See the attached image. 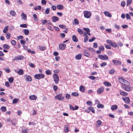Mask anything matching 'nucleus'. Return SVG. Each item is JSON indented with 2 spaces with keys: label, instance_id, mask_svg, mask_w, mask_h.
I'll use <instances>...</instances> for the list:
<instances>
[{
  "label": "nucleus",
  "instance_id": "f257e3e1",
  "mask_svg": "<svg viewBox=\"0 0 133 133\" xmlns=\"http://www.w3.org/2000/svg\"><path fill=\"white\" fill-rule=\"evenodd\" d=\"M121 86L123 89L127 91H130L132 90V88L130 87V85L128 86L127 84L125 83H121Z\"/></svg>",
  "mask_w": 133,
  "mask_h": 133
},
{
  "label": "nucleus",
  "instance_id": "f03ea898",
  "mask_svg": "<svg viewBox=\"0 0 133 133\" xmlns=\"http://www.w3.org/2000/svg\"><path fill=\"white\" fill-rule=\"evenodd\" d=\"M106 42L111 46L114 48H116L117 46V45L115 43L112 42L111 40L107 39L106 40Z\"/></svg>",
  "mask_w": 133,
  "mask_h": 133
},
{
  "label": "nucleus",
  "instance_id": "7ed1b4c3",
  "mask_svg": "<svg viewBox=\"0 0 133 133\" xmlns=\"http://www.w3.org/2000/svg\"><path fill=\"white\" fill-rule=\"evenodd\" d=\"M118 80L119 81L121 84L123 82L127 84L128 86H129V85H130V84L129 82L124 79L122 77H119L118 79Z\"/></svg>",
  "mask_w": 133,
  "mask_h": 133
},
{
  "label": "nucleus",
  "instance_id": "20e7f679",
  "mask_svg": "<svg viewBox=\"0 0 133 133\" xmlns=\"http://www.w3.org/2000/svg\"><path fill=\"white\" fill-rule=\"evenodd\" d=\"M44 77V75L42 74H36L34 75L35 78L38 79L43 78Z\"/></svg>",
  "mask_w": 133,
  "mask_h": 133
},
{
  "label": "nucleus",
  "instance_id": "39448f33",
  "mask_svg": "<svg viewBox=\"0 0 133 133\" xmlns=\"http://www.w3.org/2000/svg\"><path fill=\"white\" fill-rule=\"evenodd\" d=\"M54 80L56 84L58 83L59 81V78L58 76L56 74H54L53 75Z\"/></svg>",
  "mask_w": 133,
  "mask_h": 133
},
{
  "label": "nucleus",
  "instance_id": "423d86ee",
  "mask_svg": "<svg viewBox=\"0 0 133 133\" xmlns=\"http://www.w3.org/2000/svg\"><path fill=\"white\" fill-rule=\"evenodd\" d=\"M84 17L87 18H89L91 15V13L89 11H84L83 12Z\"/></svg>",
  "mask_w": 133,
  "mask_h": 133
},
{
  "label": "nucleus",
  "instance_id": "0eeeda50",
  "mask_svg": "<svg viewBox=\"0 0 133 133\" xmlns=\"http://www.w3.org/2000/svg\"><path fill=\"white\" fill-rule=\"evenodd\" d=\"M98 57L99 58L102 60H107L108 59V57L107 55H98Z\"/></svg>",
  "mask_w": 133,
  "mask_h": 133
},
{
  "label": "nucleus",
  "instance_id": "6e6552de",
  "mask_svg": "<svg viewBox=\"0 0 133 133\" xmlns=\"http://www.w3.org/2000/svg\"><path fill=\"white\" fill-rule=\"evenodd\" d=\"M55 98L59 100L63 101L64 98V97L63 96L62 94H59L55 96Z\"/></svg>",
  "mask_w": 133,
  "mask_h": 133
},
{
  "label": "nucleus",
  "instance_id": "1a4fd4ad",
  "mask_svg": "<svg viewBox=\"0 0 133 133\" xmlns=\"http://www.w3.org/2000/svg\"><path fill=\"white\" fill-rule=\"evenodd\" d=\"M122 98L126 103L129 104L130 102V100L129 98L128 97H127L125 98L124 97H122Z\"/></svg>",
  "mask_w": 133,
  "mask_h": 133
},
{
  "label": "nucleus",
  "instance_id": "9d476101",
  "mask_svg": "<svg viewBox=\"0 0 133 133\" xmlns=\"http://www.w3.org/2000/svg\"><path fill=\"white\" fill-rule=\"evenodd\" d=\"M24 57V56H17L14 57V60L15 61L21 60Z\"/></svg>",
  "mask_w": 133,
  "mask_h": 133
},
{
  "label": "nucleus",
  "instance_id": "9b49d317",
  "mask_svg": "<svg viewBox=\"0 0 133 133\" xmlns=\"http://www.w3.org/2000/svg\"><path fill=\"white\" fill-rule=\"evenodd\" d=\"M24 77L25 78V81H27L30 82L32 80L31 77L29 75H25Z\"/></svg>",
  "mask_w": 133,
  "mask_h": 133
},
{
  "label": "nucleus",
  "instance_id": "f8f14e48",
  "mask_svg": "<svg viewBox=\"0 0 133 133\" xmlns=\"http://www.w3.org/2000/svg\"><path fill=\"white\" fill-rule=\"evenodd\" d=\"M104 88L103 87H101L97 90V92L99 94H100L102 93L104 91Z\"/></svg>",
  "mask_w": 133,
  "mask_h": 133
},
{
  "label": "nucleus",
  "instance_id": "ddd939ff",
  "mask_svg": "<svg viewBox=\"0 0 133 133\" xmlns=\"http://www.w3.org/2000/svg\"><path fill=\"white\" fill-rule=\"evenodd\" d=\"M66 47V45L64 44H60L59 45V48L61 50L64 49Z\"/></svg>",
  "mask_w": 133,
  "mask_h": 133
},
{
  "label": "nucleus",
  "instance_id": "4468645a",
  "mask_svg": "<svg viewBox=\"0 0 133 133\" xmlns=\"http://www.w3.org/2000/svg\"><path fill=\"white\" fill-rule=\"evenodd\" d=\"M52 21L54 22H56L59 20L58 18L56 16H53L52 17Z\"/></svg>",
  "mask_w": 133,
  "mask_h": 133
},
{
  "label": "nucleus",
  "instance_id": "2eb2a0df",
  "mask_svg": "<svg viewBox=\"0 0 133 133\" xmlns=\"http://www.w3.org/2000/svg\"><path fill=\"white\" fill-rule=\"evenodd\" d=\"M29 98L31 100H36L37 98V96L35 95H32L30 96L29 97Z\"/></svg>",
  "mask_w": 133,
  "mask_h": 133
},
{
  "label": "nucleus",
  "instance_id": "dca6fc26",
  "mask_svg": "<svg viewBox=\"0 0 133 133\" xmlns=\"http://www.w3.org/2000/svg\"><path fill=\"white\" fill-rule=\"evenodd\" d=\"M104 84L106 87H110L111 86V84L109 82L105 81L103 83Z\"/></svg>",
  "mask_w": 133,
  "mask_h": 133
},
{
  "label": "nucleus",
  "instance_id": "f3484780",
  "mask_svg": "<svg viewBox=\"0 0 133 133\" xmlns=\"http://www.w3.org/2000/svg\"><path fill=\"white\" fill-rule=\"evenodd\" d=\"M104 14L106 16L108 17H109L111 18L112 17V15L110 14V13L108 11H105L104 12Z\"/></svg>",
  "mask_w": 133,
  "mask_h": 133
},
{
  "label": "nucleus",
  "instance_id": "a211bd4d",
  "mask_svg": "<svg viewBox=\"0 0 133 133\" xmlns=\"http://www.w3.org/2000/svg\"><path fill=\"white\" fill-rule=\"evenodd\" d=\"M69 127L68 125H65L64 128V131L65 132H67L69 131Z\"/></svg>",
  "mask_w": 133,
  "mask_h": 133
},
{
  "label": "nucleus",
  "instance_id": "6ab92c4d",
  "mask_svg": "<svg viewBox=\"0 0 133 133\" xmlns=\"http://www.w3.org/2000/svg\"><path fill=\"white\" fill-rule=\"evenodd\" d=\"M120 94L123 96H127L128 95V94L127 92L121 90L120 91Z\"/></svg>",
  "mask_w": 133,
  "mask_h": 133
},
{
  "label": "nucleus",
  "instance_id": "aec40b11",
  "mask_svg": "<svg viewBox=\"0 0 133 133\" xmlns=\"http://www.w3.org/2000/svg\"><path fill=\"white\" fill-rule=\"evenodd\" d=\"M57 9L59 10H62L64 9V6L61 4H59L57 5Z\"/></svg>",
  "mask_w": 133,
  "mask_h": 133
},
{
  "label": "nucleus",
  "instance_id": "412c9836",
  "mask_svg": "<svg viewBox=\"0 0 133 133\" xmlns=\"http://www.w3.org/2000/svg\"><path fill=\"white\" fill-rule=\"evenodd\" d=\"M85 87L83 85H81L79 87L80 91L82 92H84L85 91Z\"/></svg>",
  "mask_w": 133,
  "mask_h": 133
},
{
  "label": "nucleus",
  "instance_id": "4be33fe9",
  "mask_svg": "<svg viewBox=\"0 0 133 133\" xmlns=\"http://www.w3.org/2000/svg\"><path fill=\"white\" fill-rule=\"evenodd\" d=\"M17 73L20 75H23L24 74V71L22 69H20L18 71H17Z\"/></svg>",
  "mask_w": 133,
  "mask_h": 133
},
{
  "label": "nucleus",
  "instance_id": "5701e85b",
  "mask_svg": "<svg viewBox=\"0 0 133 133\" xmlns=\"http://www.w3.org/2000/svg\"><path fill=\"white\" fill-rule=\"evenodd\" d=\"M117 107V106L116 105H112L111 107V109L112 110H116Z\"/></svg>",
  "mask_w": 133,
  "mask_h": 133
},
{
  "label": "nucleus",
  "instance_id": "b1692460",
  "mask_svg": "<svg viewBox=\"0 0 133 133\" xmlns=\"http://www.w3.org/2000/svg\"><path fill=\"white\" fill-rule=\"evenodd\" d=\"M23 32L25 35H28L29 34V31L27 29H24L23 30Z\"/></svg>",
  "mask_w": 133,
  "mask_h": 133
},
{
  "label": "nucleus",
  "instance_id": "393cba45",
  "mask_svg": "<svg viewBox=\"0 0 133 133\" xmlns=\"http://www.w3.org/2000/svg\"><path fill=\"white\" fill-rule=\"evenodd\" d=\"M9 26H8L7 25L6 26L5 28H4V29L3 30V33H6L8 32Z\"/></svg>",
  "mask_w": 133,
  "mask_h": 133
},
{
  "label": "nucleus",
  "instance_id": "a878e982",
  "mask_svg": "<svg viewBox=\"0 0 133 133\" xmlns=\"http://www.w3.org/2000/svg\"><path fill=\"white\" fill-rule=\"evenodd\" d=\"M82 56V54H79L76 56L75 58L77 59L80 60L81 59Z\"/></svg>",
  "mask_w": 133,
  "mask_h": 133
},
{
  "label": "nucleus",
  "instance_id": "bb28decb",
  "mask_svg": "<svg viewBox=\"0 0 133 133\" xmlns=\"http://www.w3.org/2000/svg\"><path fill=\"white\" fill-rule=\"evenodd\" d=\"M83 29L84 30L86 31V32H87V34L89 35H91V34L90 33V30H89V28H83Z\"/></svg>",
  "mask_w": 133,
  "mask_h": 133
},
{
  "label": "nucleus",
  "instance_id": "cd10ccee",
  "mask_svg": "<svg viewBox=\"0 0 133 133\" xmlns=\"http://www.w3.org/2000/svg\"><path fill=\"white\" fill-rule=\"evenodd\" d=\"M72 39L74 42H77L78 41L76 36L75 35L72 36Z\"/></svg>",
  "mask_w": 133,
  "mask_h": 133
},
{
  "label": "nucleus",
  "instance_id": "c85d7f7f",
  "mask_svg": "<svg viewBox=\"0 0 133 133\" xmlns=\"http://www.w3.org/2000/svg\"><path fill=\"white\" fill-rule=\"evenodd\" d=\"M16 14V12L14 10H11L10 11V15L12 16H15Z\"/></svg>",
  "mask_w": 133,
  "mask_h": 133
},
{
  "label": "nucleus",
  "instance_id": "c756f323",
  "mask_svg": "<svg viewBox=\"0 0 133 133\" xmlns=\"http://www.w3.org/2000/svg\"><path fill=\"white\" fill-rule=\"evenodd\" d=\"M22 18L26 20V16L24 13H22L21 15Z\"/></svg>",
  "mask_w": 133,
  "mask_h": 133
},
{
  "label": "nucleus",
  "instance_id": "7c9ffc66",
  "mask_svg": "<svg viewBox=\"0 0 133 133\" xmlns=\"http://www.w3.org/2000/svg\"><path fill=\"white\" fill-rule=\"evenodd\" d=\"M77 31L80 35H82L84 33V31L82 29H78L77 30Z\"/></svg>",
  "mask_w": 133,
  "mask_h": 133
},
{
  "label": "nucleus",
  "instance_id": "2f4dec72",
  "mask_svg": "<svg viewBox=\"0 0 133 133\" xmlns=\"http://www.w3.org/2000/svg\"><path fill=\"white\" fill-rule=\"evenodd\" d=\"M83 54L84 55V56H85L89 57L90 56V55L89 53H87L85 51H84V53Z\"/></svg>",
  "mask_w": 133,
  "mask_h": 133
},
{
  "label": "nucleus",
  "instance_id": "473e14b6",
  "mask_svg": "<svg viewBox=\"0 0 133 133\" xmlns=\"http://www.w3.org/2000/svg\"><path fill=\"white\" fill-rule=\"evenodd\" d=\"M39 49L40 50L43 51L46 49V47L45 46H39Z\"/></svg>",
  "mask_w": 133,
  "mask_h": 133
},
{
  "label": "nucleus",
  "instance_id": "72a5a7b5",
  "mask_svg": "<svg viewBox=\"0 0 133 133\" xmlns=\"http://www.w3.org/2000/svg\"><path fill=\"white\" fill-rule=\"evenodd\" d=\"M71 95L72 96L76 97L79 95V94L77 92H75L72 93L71 94Z\"/></svg>",
  "mask_w": 133,
  "mask_h": 133
},
{
  "label": "nucleus",
  "instance_id": "f704fd0d",
  "mask_svg": "<svg viewBox=\"0 0 133 133\" xmlns=\"http://www.w3.org/2000/svg\"><path fill=\"white\" fill-rule=\"evenodd\" d=\"M33 17L34 18V20L36 21H37L38 20V18L37 17V15L36 14H34L33 15Z\"/></svg>",
  "mask_w": 133,
  "mask_h": 133
},
{
  "label": "nucleus",
  "instance_id": "c9c22d12",
  "mask_svg": "<svg viewBox=\"0 0 133 133\" xmlns=\"http://www.w3.org/2000/svg\"><path fill=\"white\" fill-rule=\"evenodd\" d=\"M107 65V63L105 62H104L101 63L100 64V66L101 67H103Z\"/></svg>",
  "mask_w": 133,
  "mask_h": 133
},
{
  "label": "nucleus",
  "instance_id": "e433bc0d",
  "mask_svg": "<svg viewBox=\"0 0 133 133\" xmlns=\"http://www.w3.org/2000/svg\"><path fill=\"white\" fill-rule=\"evenodd\" d=\"M99 49L102 51H103L104 50V47L103 46H99L98 47Z\"/></svg>",
  "mask_w": 133,
  "mask_h": 133
},
{
  "label": "nucleus",
  "instance_id": "4c0bfd02",
  "mask_svg": "<svg viewBox=\"0 0 133 133\" xmlns=\"http://www.w3.org/2000/svg\"><path fill=\"white\" fill-rule=\"evenodd\" d=\"M14 80V78L12 77L9 78L8 79V81L10 83H12L13 82Z\"/></svg>",
  "mask_w": 133,
  "mask_h": 133
},
{
  "label": "nucleus",
  "instance_id": "58836bf2",
  "mask_svg": "<svg viewBox=\"0 0 133 133\" xmlns=\"http://www.w3.org/2000/svg\"><path fill=\"white\" fill-rule=\"evenodd\" d=\"M46 74L47 75H50L51 74V72L50 70H47L45 71Z\"/></svg>",
  "mask_w": 133,
  "mask_h": 133
},
{
  "label": "nucleus",
  "instance_id": "ea45409f",
  "mask_svg": "<svg viewBox=\"0 0 133 133\" xmlns=\"http://www.w3.org/2000/svg\"><path fill=\"white\" fill-rule=\"evenodd\" d=\"M87 103L88 105L90 106H91L92 105V102L91 101H87Z\"/></svg>",
  "mask_w": 133,
  "mask_h": 133
},
{
  "label": "nucleus",
  "instance_id": "a19ab883",
  "mask_svg": "<svg viewBox=\"0 0 133 133\" xmlns=\"http://www.w3.org/2000/svg\"><path fill=\"white\" fill-rule=\"evenodd\" d=\"M1 110L2 111L5 112L6 111V108L5 107L3 106L1 108Z\"/></svg>",
  "mask_w": 133,
  "mask_h": 133
},
{
  "label": "nucleus",
  "instance_id": "79ce46f5",
  "mask_svg": "<svg viewBox=\"0 0 133 133\" xmlns=\"http://www.w3.org/2000/svg\"><path fill=\"white\" fill-rule=\"evenodd\" d=\"M3 47L4 48L6 49H8L10 48L9 46L6 44H5L3 45Z\"/></svg>",
  "mask_w": 133,
  "mask_h": 133
},
{
  "label": "nucleus",
  "instance_id": "37998d69",
  "mask_svg": "<svg viewBox=\"0 0 133 133\" xmlns=\"http://www.w3.org/2000/svg\"><path fill=\"white\" fill-rule=\"evenodd\" d=\"M132 1V0H128L127 3V6H128L130 5L131 4Z\"/></svg>",
  "mask_w": 133,
  "mask_h": 133
},
{
  "label": "nucleus",
  "instance_id": "c03bdc74",
  "mask_svg": "<svg viewBox=\"0 0 133 133\" xmlns=\"http://www.w3.org/2000/svg\"><path fill=\"white\" fill-rule=\"evenodd\" d=\"M89 109H90V111L93 113H95V110L94 108L92 107H89Z\"/></svg>",
  "mask_w": 133,
  "mask_h": 133
},
{
  "label": "nucleus",
  "instance_id": "a18cd8bd",
  "mask_svg": "<svg viewBox=\"0 0 133 133\" xmlns=\"http://www.w3.org/2000/svg\"><path fill=\"white\" fill-rule=\"evenodd\" d=\"M50 9L49 8H47L45 10V13L46 14H48L49 13Z\"/></svg>",
  "mask_w": 133,
  "mask_h": 133
},
{
  "label": "nucleus",
  "instance_id": "49530a36",
  "mask_svg": "<svg viewBox=\"0 0 133 133\" xmlns=\"http://www.w3.org/2000/svg\"><path fill=\"white\" fill-rule=\"evenodd\" d=\"M20 26L22 28H26L27 27V25L26 24H22L20 25Z\"/></svg>",
  "mask_w": 133,
  "mask_h": 133
},
{
  "label": "nucleus",
  "instance_id": "de8ad7c7",
  "mask_svg": "<svg viewBox=\"0 0 133 133\" xmlns=\"http://www.w3.org/2000/svg\"><path fill=\"white\" fill-rule=\"evenodd\" d=\"M97 107L98 108H103L104 107V106L103 105L101 104H98L97 105Z\"/></svg>",
  "mask_w": 133,
  "mask_h": 133
},
{
  "label": "nucleus",
  "instance_id": "09e8293b",
  "mask_svg": "<svg viewBox=\"0 0 133 133\" xmlns=\"http://www.w3.org/2000/svg\"><path fill=\"white\" fill-rule=\"evenodd\" d=\"M71 97L70 95V94H66L65 96V98L67 99H69Z\"/></svg>",
  "mask_w": 133,
  "mask_h": 133
},
{
  "label": "nucleus",
  "instance_id": "8fccbe9b",
  "mask_svg": "<svg viewBox=\"0 0 133 133\" xmlns=\"http://www.w3.org/2000/svg\"><path fill=\"white\" fill-rule=\"evenodd\" d=\"M24 38V37L22 35L17 37V38L18 40H19L20 39H23Z\"/></svg>",
  "mask_w": 133,
  "mask_h": 133
},
{
  "label": "nucleus",
  "instance_id": "3c124183",
  "mask_svg": "<svg viewBox=\"0 0 133 133\" xmlns=\"http://www.w3.org/2000/svg\"><path fill=\"white\" fill-rule=\"evenodd\" d=\"M74 22L75 24L78 25L79 24L78 21L76 19H74Z\"/></svg>",
  "mask_w": 133,
  "mask_h": 133
},
{
  "label": "nucleus",
  "instance_id": "603ef678",
  "mask_svg": "<svg viewBox=\"0 0 133 133\" xmlns=\"http://www.w3.org/2000/svg\"><path fill=\"white\" fill-rule=\"evenodd\" d=\"M59 26L61 28L63 29H64L66 28L65 25H59Z\"/></svg>",
  "mask_w": 133,
  "mask_h": 133
},
{
  "label": "nucleus",
  "instance_id": "864d4df0",
  "mask_svg": "<svg viewBox=\"0 0 133 133\" xmlns=\"http://www.w3.org/2000/svg\"><path fill=\"white\" fill-rule=\"evenodd\" d=\"M109 72L110 74H114L115 72L114 69H112L110 70H109Z\"/></svg>",
  "mask_w": 133,
  "mask_h": 133
},
{
  "label": "nucleus",
  "instance_id": "5fc2aeb1",
  "mask_svg": "<svg viewBox=\"0 0 133 133\" xmlns=\"http://www.w3.org/2000/svg\"><path fill=\"white\" fill-rule=\"evenodd\" d=\"M28 52L29 53H31L33 54H35V52L34 51H31L30 49H28L27 50Z\"/></svg>",
  "mask_w": 133,
  "mask_h": 133
},
{
  "label": "nucleus",
  "instance_id": "6e6d98bb",
  "mask_svg": "<svg viewBox=\"0 0 133 133\" xmlns=\"http://www.w3.org/2000/svg\"><path fill=\"white\" fill-rule=\"evenodd\" d=\"M18 102V100L17 98H15L12 101V103L15 104L17 103Z\"/></svg>",
  "mask_w": 133,
  "mask_h": 133
},
{
  "label": "nucleus",
  "instance_id": "4d7b16f0",
  "mask_svg": "<svg viewBox=\"0 0 133 133\" xmlns=\"http://www.w3.org/2000/svg\"><path fill=\"white\" fill-rule=\"evenodd\" d=\"M10 34L9 33H7L6 34V38L7 39H9L10 38Z\"/></svg>",
  "mask_w": 133,
  "mask_h": 133
},
{
  "label": "nucleus",
  "instance_id": "13d9d810",
  "mask_svg": "<svg viewBox=\"0 0 133 133\" xmlns=\"http://www.w3.org/2000/svg\"><path fill=\"white\" fill-rule=\"evenodd\" d=\"M97 123L98 125L100 127L101 124V122L99 120H98L97 122Z\"/></svg>",
  "mask_w": 133,
  "mask_h": 133
},
{
  "label": "nucleus",
  "instance_id": "bf43d9fd",
  "mask_svg": "<svg viewBox=\"0 0 133 133\" xmlns=\"http://www.w3.org/2000/svg\"><path fill=\"white\" fill-rule=\"evenodd\" d=\"M121 5L123 7H124L125 5V3L124 1H123L121 3Z\"/></svg>",
  "mask_w": 133,
  "mask_h": 133
},
{
  "label": "nucleus",
  "instance_id": "052dcab7",
  "mask_svg": "<svg viewBox=\"0 0 133 133\" xmlns=\"http://www.w3.org/2000/svg\"><path fill=\"white\" fill-rule=\"evenodd\" d=\"M47 21L45 19H44L42 20V24L43 25L47 23Z\"/></svg>",
  "mask_w": 133,
  "mask_h": 133
},
{
  "label": "nucleus",
  "instance_id": "680f3d73",
  "mask_svg": "<svg viewBox=\"0 0 133 133\" xmlns=\"http://www.w3.org/2000/svg\"><path fill=\"white\" fill-rule=\"evenodd\" d=\"M17 1L19 5H21L23 4V3L21 0H17Z\"/></svg>",
  "mask_w": 133,
  "mask_h": 133
},
{
  "label": "nucleus",
  "instance_id": "e2e57ef3",
  "mask_svg": "<svg viewBox=\"0 0 133 133\" xmlns=\"http://www.w3.org/2000/svg\"><path fill=\"white\" fill-rule=\"evenodd\" d=\"M20 42L21 43L22 45H24L25 44V41L23 40H21L20 41Z\"/></svg>",
  "mask_w": 133,
  "mask_h": 133
},
{
  "label": "nucleus",
  "instance_id": "0e129e2a",
  "mask_svg": "<svg viewBox=\"0 0 133 133\" xmlns=\"http://www.w3.org/2000/svg\"><path fill=\"white\" fill-rule=\"evenodd\" d=\"M126 18L128 19H130V15L128 14H126L125 15Z\"/></svg>",
  "mask_w": 133,
  "mask_h": 133
},
{
  "label": "nucleus",
  "instance_id": "69168bd1",
  "mask_svg": "<svg viewBox=\"0 0 133 133\" xmlns=\"http://www.w3.org/2000/svg\"><path fill=\"white\" fill-rule=\"evenodd\" d=\"M5 85L6 87H9L10 86L9 85V82L7 81L6 82H5Z\"/></svg>",
  "mask_w": 133,
  "mask_h": 133
},
{
  "label": "nucleus",
  "instance_id": "338daca9",
  "mask_svg": "<svg viewBox=\"0 0 133 133\" xmlns=\"http://www.w3.org/2000/svg\"><path fill=\"white\" fill-rule=\"evenodd\" d=\"M16 41L14 40H12L11 41V43L13 45H15L16 44Z\"/></svg>",
  "mask_w": 133,
  "mask_h": 133
},
{
  "label": "nucleus",
  "instance_id": "774afa93",
  "mask_svg": "<svg viewBox=\"0 0 133 133\" xmlns=\"http://www.w3.org/2000/svg\"><path fill=\"white\" fill-rule=\"evenodd\" d=\"M22 132L23 133H28L26 129H23L22 130Z\"/></svg>",
  "mask_w": 133,
  "mask_h": 133
}]
</instances>
